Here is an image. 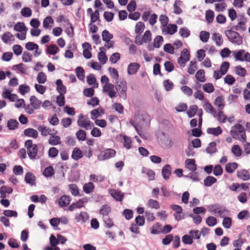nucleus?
<instances>
[{
	"label": "nucleus",
	"instance_id": "1",
	"mask_svg": "<svg viewBox=\"0 0 250 250\" xmlns=\"http://www.w3.org/2000/svg\"><path fill=\"white\" fill-rule=\"evenodd\" d=\"M116 91L118 93L120 98L124 100L127 99V85L125 80H122L120 81H115V82Z\"/></svg>",
	"mask_w": 250,
	"mask_h": 250
},
{
	"label": "nucleus",
	"instance_id": "2",
	"mask_svg": "<svg viewBox=\"0 0 250 250\" xmlns=\"http://www.w3.org/2000/svg\"><path fill=\"white\" fill-rule=\"evenodd\" d=\"M208 211L213 212L214 214H218L220 217L228 215L229 212L225 207L218 204H214L210 205L208 208Z\"/></svg>",
	"mask_w": 250,
	"mask_h": 250
},
{
	"label": "nucleus",
	"instance_id": "3",
	"mask_svg": "<svg viewBox=\"0 0 250 250\" xmlns=\"http://www.w3.org/2000/svg\"><path fill=\"white\" fill-rule=\"evenodd\" d=\"M225 34L229 40L233 44L239 45L243 43L242 37L237 32L233 31L232 29L226 31Z\"/></svg>",
	"mask_w": 250,
	"mask_h": 250
},
{
	"label": "nucleus",
	"instance_id": "4",
	"mask_svg": "<svg viewBox=\"0 0 250 250\" xmlns=\"http://www.w3.org/2000/svg\"><path fill=\"white\" fill-rule=\"evenodd\" d=\"M25 147L27 149V154L30 159L34 160L36 158L38 153V147L37 145H33L31 140H28L25 142Z\"/></svg>",
	"mask_w": 250,
	"mask_h": 250
},
{
	"label": "nucleus",
	"instance_id": "5",
	"mask_svg": "<svg viewBox=\"0 0 250 250\" xmlns=\"http://www.w3.org/2000/svg\"><path fill=\"white\" fill-rule=\"evenodd\" d=\"M250 54L244 49H240L232 51V55L236 61L245 62L247 60Z\"/></svg>",
	"mask_w": 250,
	"mask_h": 250
},
{
	"label": "nucleus",
	"instance_id": "6",
	"mask_svg": "<svg viewBox=\"0 0 250 250\" xmlns=\"http://www.w3.org/2000/svg\"><path fill=\"white\" fill-rule=\"evenodd\" d=\"M78 125L86 130L91 129L94 124L89 120L85 117L82 114H80L78 120Z\"/></svg>",
	"mask_w": 250,
	"mask_h": 250
},
{
	"label": "nucleus",
	"instance_id": "7",
	"mask_svg": "<svg viewBox=\"0 0 250 250\" xmlns=\"http://www.w3.org/2000/svg\"><path fill=\"white\" fill-rule=\"evenodd\" d=\"M190 57L189 51L187 49L184 48L177 60V62L181 67H184L186 63L189 61Z\"/></svg>",
	"mask_w": 250,
	"mask_h": 250
},
{
	"label": "nucleus",
	"instance_id": "8",
	"mask_svg": "<svg viewBox=\"0 0 250 250\" xmlns=\"http://www.w3.org/2000/svg\"><path fill=\"white\" fill-rule=\"evenodd\" d=\"M116 154V151L112 148L106 149L102 151L98 155V160L104 161L114 157Z\"/></svg>",
	"mask_w": 250,
	"mask_h": 250
},
{
	"label": "nucleus",
	"instance_id": "9",
	"mask_svg": "<svg viewBox=\"0 0 250 250\" xmlns=\"http://www.w3.org/2000/svg\"><path fill=\"white\" fill-rule=\"evenodd\" d=\"M115 85L112 83L104 84L103 88V92L106 93L110 98H114L117 96V92L115 90Z\"/></svg>",
	"mask_w": 250,
	"mask_h": 250
},
{
	"label": "nucleus",
	"instance_id": "10",
	"mask_svg": "<svg viewBox=\"0 0 250 250\" xmlns=\"http://www.w3.org/2000/svg\"><path fill=\"white\" fill-rule=\"evenodd\" d=\"M178 27L175 24H167L166 27L162 28V31L164 35H173L177 31Z\"/></svg>",
	"mask_w": 250,
	"mask_h": 250
},
{
	"label": "nucleus",
	"instance_id": "11",
	"mask_svg": "<svg viewBox=\"0 0 250 250\" xmlns=\"http://www.w3.org/2000/svg\"><path fill=\"white\" fill-rule=\"evenodd\" d=\"M238 21V24L234 26L232 28L237 31H245L246 29V19L243 16H242L239 18Z\"/></svg>",
	"mask_w": 250,
	"mask_h": 250
},
{
	"label": "nucleus",
	"instance_id": "12",
	"mask_svg": "<svg viewBox=\"0 0 250 250\" xmlns=\"http://www.w3.org/2000/svg\"><path fill=\"white\" fill-rule=\"evenodd\" d=\"M1 96L3 98L8 99L11 102H15L18 98L17 94L11 93V90L6 89L3 91Z\"/></svg>",
	"mask_w": 250,
	"mask_h": 250
},
{
	"label": "nucleus",
	"instance_id": "13",
	"mask_svg": "<svg viewBox=\"0 0 250 250\" xmlns=\"http://www.w3.org/2000/svg\"><path fill=\"white\" fill-rule=\"evenodd\" d=\"M110 195L116 201L121 202L124 198V193L120 190L111 189L109 191Z\"/></svg>",
	"mask_w": 250,
	"mask_h": 250
},
{
	"label": "nucleus",
	"instance_id": "14",
	"mask_svg": "<svg viewBox=\"0 0 250 250\" xmlns=\"http://www.w3.org/2000/svg\"><path fill=\"white\" fill-rule=\"evenodd\" d=\"M140 67V65L137 62L130 63L127 67V73L129 75L135 74Z\"/></svg>",
	"mask_w": 250,
	"mask_h": 250
},
{
	"label": "nucleus",
	"instance_id": "15",
	"mask_svg": "<svg viewBox=\"0 0 250 250\" xmlns=\"http://www.w3.org/2000/svg\"><path fill=\"white\" fill-rule=\"evenodd\" d=\"M171 167L169 165H166L162 169V175L163 178L167 180L171 174Z\"/></svg>",
	"mask_w": 250,
	"mask_h": 250
},
{
	"label": "nucleus",
	"instance_id": "16",
	"mask_svg": "<svg viewBox=\"0 0 250 250\" xmlns=\"http://www.w3.org/2000/svg\"><path fill=\"white\" fill-rule=\"evenodd\" d=\"M185 167L191 172H194L197 169V165L194 159H188L185 161Z\"/></svg>",
	"mask_w": 250,
	"mask_h": 250
},
{
	"label": "nucleus",
	"instance_id": "17",
	"mask_svg": "<svg viewBox=\"0 0 250 250\" xmlns=\"http://www.w3.org/2000/svg\"><path fill=\"white\" fill-rule=\"evenodd\" d=\"M89 215L86 212L82 211L80 214H76L75 219L77 222L84 223L89 219Z\"/></svg>",
	"mask_w": 250,
	"mask_h": 250
},
{
	"label": "nucleus",
	"instance_id": "18",
	"mask_svg": "<svg viewBox=\"0 0 250 250\" xmlns=\"http://www.w3.org/2000/svg\"><path fill=\"white\" fill-rule=\"evenodd\" d=\"M233 128L234 130L237 131L239 134H241V138L242 139L241 142H246V135L244 127L241 125L237 124L235 125Z\"/></svg>",
	"mask_w": 250,
	"mask_h": 250
},
{
	"label": "nucleus",
	"instance_id": "19",
	"mask_svg": "<svg viewBox=\"0 0 250 250\" xmlns=\"http://www.w3.org/2000/svg\"><path fill=\"white\" fill-rule=\"evenodd\" d=\"M237 177L243 181H248L250 178V176L248 170L243 169L238 170L237 172Z\"/></svg>",
	"mask_w": 250,
	"mask_h": 250
},
{
	"label": "nucleus",
	"instance_id": "20",
	"mask_svg": "<svg viewBox=\"0 0 250 250\" xmlns=\"http://www.w3.org/2000/svg\"><path fill=\"white\" fill-rule=\"evenodd\" d=\"M24 134L27 137L33 138L34 139H36L38 137V131L32 128L25 129L24 130Z\"/></svg>",
	"mask_w": 250,
	"mask_h": 250
},
{
	"label": "nucleus",
	"instance_id": "21",
	"mask_svg": "<svg viewBox=\"0 0 250 250\" xmlns=\"http://www.w3.org/2000/svg\"><path fill=\"white\" fill-rule=\"evenodd\" d=\"M30 102L31 105L36 110L39 109L42 104V101L39 100L35 96H31L30 97Z\"/></svg>",
	"mask_w": 250,
	"mask_h": 250
},
{
	"label": "nucleus",
	"instance_id": "22",
	"mask_svg": "<svg viewBox=\"0 0 250 250\" xmlns=\"http://www.w3.org/2000/svg\"><path fill=\"white\" fill-rule=\"evenodd\" d=\"M71 201V198L69 196H62L59 199V204L62 207H65L68 205Z\"/></svg>",
	"mask_w": 250,
	"mask_h": 250
},
{
	"label": "nucleus",
	"instance_id": "23",
	"mask_svg": "<svg viewBox=\"0 0 250 250\" xmlns=\"http://www.w3.org/2000/svg\"><path fill=\"white\" fill-rule=\"evenodd\" d=\"M56 84L57 85V91L60 93V95H64L66 93V88L63 85L62 81L61 79L57 80Z\"/></svg>",
	"mask_w": 250,
	"mask_h": 250
},
{
	"label": "nucleus",
	"instance_id": "24",
	"mask_svg": "<svg viewBox=\"0 0 250 250\" xmlns=\"http://www.w3.org/2000/svg\"><path fill=\"white\" fill-rule=\"evenodd\" d=\"M48 143L52 146H56L61 143L60 136L55 134H50V138L48 140Z\"/></svg>",
	"mask_w": 250,
	"mask_h": 250
},
{
	"label": "nucleus",
	"instance_id": "25",
	"mask_svg": "<svg viewBox=\"0 0 250 250\" xmlns=\"http://www.w3.org/2000/svg\"><path fill=\"white\" fill-rule=\"evenodd\" d=\"M83 156V154L80 149L78 147H75L72 153V158L76 161H77L82 158Z\"/></svg>",
	"mask_w": 250,
	"mask_h": 250
},
{
	"label": "nucleus",
	"instance_id": "26",
	"mask_svg": "<svg viewBox=\"0 0 250 250\" xmlns=\"http://www.w3.org/2000/svg\"><path fill=\"white\" fill-rule=\"evenodd\" d=\"M207 132L208 134H212L215 136H218L222 133V130L220 126L217 127H209Z\"/></svg>",
	"mask_w": 250,
	"mask_h": 250
},
{
	"label": "nucleus",
	"instance_id": "27",
	"mask_svg": "<svg viewBox=\"0 0 250 250\" xmlns=\"http://www.w3.org/2000/svg\"><path fill=\"white\" fill-rule=\"evenodd\" d=\"M212 39L217 46H220L223 44V40L222 36L220 34L217 33H213L212 36Z\"/></svg>",
	"mask_w": 250,
	"mask_h": 250
},
{
	"label": "nucleus",
	"instance_id": "28",
	"mask_svg": "<svg viewBox=\"0 0 250 250\" xmlns=\"http://www.w3.org/2000/svg\"><path fill=\"white\" fill-rule=\"evenodd\" d=\"M206 151L209 154H213L217 152L216 143L214 142L210 143L206 149Z\"/></svg>",
	"mask_w": 250,
	"mask_h": 250
},
{
	"label": "nucleus",
	"instance_id": "29",
	"mask_svg": "<svg viewBox=\"0 0 250 250\" xmlns=\"http://www.w3.org/2000/svg\"><path fill=\"white\" fill-rule=\"evenodd\" d=\"M19 124L16 119H10L7 123V127L10 130H15L18 128Z\"/></svg>",
	"mask_w": 250,
	"mask_h": 250
},
{
	"label": "nucleus",
	"instance_id": "30",
	"mask_svg": "<svg viewBox=\"0 0 250 250\" xmlns=\"http://www.w3.org/2000/svg\"><path fill=\"white\" fill-rule=\"evenodd\" d=\"M214 104L218 110H222L224 107V99L222 96H218L215 100Z\"/></svg>",
	"mask_w": 250,
	"mask_h": 250
},
{
	"label": "nucleus",
	"instance_id": "31",
	"mask_svg": "<svg viewBox=\"0 0 250 250\" xmlns=\"http://www.w3.org/2000/svg\"><path fill=\"white\" fill-rule=\"evenodd\" d=\"M95 186L92 182H89L85 184L83 186V190L86 194H89L93 191Z\"/></svg>",
	"mask_w": 250,
	"mask_h": 250
},
{
	"label": "nucleus",
	"instance_id": "32",
	"mask_svg": "<svg viewBox=\"0 0 250 250\" xmlns=\"http://www.w3.org/2000/svg\"><path fill=\"white\" fill-rule=\"evenodd\" d=\"M101 113H104L103 110L101 108H97V109H94L90 111V114L91 115V119L92 120H95L101 116Z\"/></svg>",
	"mask_w": 250,
	"mask_h": 250
},
{
	"label": "nucleus",
	"instance_id": "33",
	"mask_svg": "<svg viewBox=\"0 0 250 250\" xmlns=\"http://www.w3.org/2000/svg\"><path fill=\"white\" fill-rule=\"evenodd\" d=\"M217 182V179L211 176H207L204 180V184L206 187H210L212 184Z\"/></svg>",
	"mask_w": 250,
	"mask_h": 250
},
{
	"label": "nucleus",
	"instance_id": "34",
	"mask_svg": "<svg viewBox=\"0 0 250 250\" xmlns=\"http://www.w3.org/2000/svg\"><path fill=\"white\" fill-rule=\"evenodd\" d=\"M14 30L18 32H26L27 30L23 22H18L14 27Z\"/></svg>",
	"mask_w": 250,
	"mask_h": 250
},
{
	"label": "nucleus",
	"instance_id": "35",
	"mask_svg": "<svg viewBox=\"0 0 250 250\" xmlns=\"http://www.w3.org/2000/svg\"><path fill=\"white\" fill-rule=\"evenodd\" d=\"M25 181L26 183L33 186L35 185V177L30 172H27L25 176Z\"/></svg>",
	"mask_w": 250,
	"mask_h": 250
},
{
	"label": "nucleus",
	"instance_id": "36",
	"mask_svg": "<svg viewBox=\"0 0 250 250\" xmlns=\"http://www.w3.org/2000/svg\"><path fill=\"white\" fill-rule=\"evenodd\" d=\"M238 167V164L235 163H228L226 165V170L228 173H232Z\"/></svg>",
	"mask_w": 250,
	"mask_h": 250
},
{
	"label": "nucleus",
	"instance_id": "37",
	"mask_svg": "<svg viewBox=\"0 0 250 250\" xmlns=\"http://www.w3.org/2000/svg\"><path fill=\"white\" fill-rule=\"evenodd\" d=\"M179 34L183 38H187L190 35V30L186 27H183L179 29Z\"/></svg>",
	"mask_w": 250,
	"mask_h": 250
},
{
	"label": "nucleus",
	"instance_id": "38",
	"mask_svg": "<svg viewBox=\"0 0 250 250\" xmlns=\"http://www.w3.org/2000/svg\"><path fill=\"white\" fill-rule=\"evenodd\" d=\"M102 39L106 42H108L113 38V35L107 30H104L102 34Z\"/></svg>",
	"mask_w": 250,
	"mask_h": 250
},
{
	"label": "nucleus",
	"instance_id": "39",
	"mask_svg": "<svg viewBox=\"0 0 250 250\" xmlns=\"http://www.w3.org/2000/svg\"><path fill=\"white\" fill-rule=\"evenodd\" d=\"M145 28V23L142 21H139L136 23L135 28V32L139 35L142 33Z\"/></svg>",
	"mask_w": 250,
	"mask_h": 250
},
{
	"label": "nucleus",
	"instance_id": "40",
	"mask_svg": "<svg viewBox=\"0 0 250 250\" xmlns=\"http://www.w3.org/2000/svg\"><path fill=\"white\" fill-rule=\"evenodd\" d=\"M218 112L215 114V116L217 120L221 123H224L226 122L227 117L226 115L223 113L222 110H218Z\"/></svg>",
	"mask_w": 250,
	"mask_h": 250
},
{
	"label": "nucleus",
	"instance_id": "41",
	"mask_svg": "<svg viewBox=\"0 0 250 250\" xmlns=\"http://www.w3.org/2000/svg\"><path fill=\"white\" fill-rule=\"evenodd\" d=\"M54 23V20L52 17L51 16H47L44 19L43 21V27L45 29H48L49 28H50L52 26H49V24H53Z\"/></svg>",
	"mask_w": 250,
	"mask_h": 250
},
{
	"label": "nucleus",
	"instance_id": "42",
	"mask_svg": "<svg viewBox=\"0 0 250 250\" xmlns=\"http://www.w3.org/2000/svg\"><path fill=\"white\" fill-rule=\"evenodd\" d=\"M89 180L94 182H102L104 180V177L101 174L96 175L91 174L89 177Z\"/></svg>",
	"mask_w": 250,
	"mask_h": 250
},
{
	"label": "nucleus",
	"instance_id": "43",
	"mask_svg": "<svg viewBox=\"0 0 250 250\" xmlns=\"http://www.w3.org/2000/svg\"><path fill=\"white\" fill-rule=\"evenodd\" d=\"M205 74V71L203 69H200L197 72L195 75V78L200 82H205L206 81Z\"/></svg>",
	"mask_w": 250,
	"mask_h": 250
},
{
	"label": "nucleus",
	"instance_id": "44",
	"mask_svg": "<svg viewBox=\"0 0 250 250\" xmlns=\"http://www.w3.org/2000/svg\"><path fill=\"white\" fill-rule=\"evenodd\" d=\"M76 73L78 79L83 81L84 79V70L81 66H78L76 68Z\"/></svg>",
	"mask_w": 250,
	"mask_h": 250
},
{
	"label": "nucleus",
	"instance_id": "45",
	"mask_svg": "<svg viewBox=\"0 0 250 250\" xmlns=\"http://www.w3.org/2000/svg\"><path fill=\"white\" fill-rule=\"evenodd\" d=\"M197 110L198 106L196 105H192L189 107L187 114L189 118H192L196 115Z\"/></svg>",
	"mask_w": 250,
	"mask_h": 250
},
{
	"label": "nucleus",
	"instance_id": "46",
	"mask_svg": "<svg viewBox=\"0 0 250 250\" xmlns=\"http://www.w3.org/2000/svg\"><path fill=\"white\" fill-rule=\"evenodd\" d=\"M162 225L159 223H156L151 228V233L158 234L161 232Z\"/></svg>",
	"mask_w": 250,
	"mask_h": 250
},
{
	"label": "nucleus",
	"instance_id": "47",
	"mask_svg": "<svg viewBox=\"0 0 250 250\" xmlns=\"http://www.w3.org/2000/svg\"><path fill=\"white\" fill-rule=\"evenodd\" d=\"M111 211V208L110 207L107 205H103L100 208L99 210V213L103 215L104 217V216H108V215L109 213Z\"/></svg>",
	"mask_w": 250,
	"mask_h": 250
},
{
	"label": "nucleus",
	"instance_id": "48",
	"mask_svg": "<svg viewBox=\"0 0 250 250\" xmlns=\"http://www.w3.org/2000/svg\"><path fill=\"white\" fill-rule=\"evenodd\" d=\"M159 21L161 24V29H162V28L166 27L167 25L169 19L167 16L162 14L160 16Z\"/></svg>",
	"mask_w": 250,
	"mask_h": 250
},
{
	"label": "nucleus",
	"instance_id": "49",
	"mask_svg": "<svg viewBox=\"0 0 250 250\" xmlns=\"http://www.w3.org/2000/svg\"><path fill=\"white\" fill-rule=\"evenodd\" d=\"M13 38L14 36L9 32H6L1 36V40L5 43H7Z\"/></svg>",
	"mask_w": 250,
	"mask_h": 250
},
{
	"label": "nucleus",
	"instance_id": "50",
	"mask_svg": "<svg viewBox=\"0 0 250 250\" xmlns=\"http://www.w3.org/2000/svg\"><path fill=\"white\" fill-rule=\"evenodd\" d=\"M202 88L204 91L208 93H212L214 90V87L213 84L210 83L204 84Z\"/></svg>",
	"mask_w": 250,
	"mask_h": 250
},
{
	"label": "nucleus",
	"instance_id": "51",
	"mask_svg": "<svg viewBox=\"0 0 250 250\" xmlns=\"http://www.w3.org/2000/svg\"><path fill=\"white\" fill-rule=\"evenodd\" d=\"M209 32L205 31H202L200 32L199 38L200 40L203 42H207L209 38Z\"/></svg>",
	"mask_w": 250,
	"mask_h": 250
},
{
	"label": "nucleus",
	"instance_id": "52",
	"mask_svg": "<svg viewBox=\"0 0 250 250\" xmlns=\"http://www.w3.org/2000/svg\"><path fill=\"white\" fill-rule=\"evenodd\" d=\"M76 136L79 141H83L86 139V133L84 130L80 129L76 132Z\"/></svg>",
	"mask_w": 250,
	"mask_h": 250
},
{
	"label": "nucleus",
	"instance_id": "53",
	"mask_svg": "<svg viewBox=\"0 0 250 250\" xmlns=\"http://www.w3.org/2000/svg\"><path fill=\"white\" fill-rule=\"evenodd\" d=\"M68 188L72 195L74 196L79 195V188L76 184H70L68 185Z\"/></svg>",
	"mask_w": 250,
	"mask_h": 250
},
{
	"label": "nucleus",
	"instance_id": "54",
	"mask_svg": "<svg viewBox=\"0 0 250 250\" xmlns=\"http://www.w3.org/2000/svg\"><path fill=\"white\" fill-rule=\"evenodd\" d=\"M250 217V213L248 210H244L240 211L237 215V217L240 220L248 219Z\"/></svg>",
	"mask_w": 250,
	"mask_h": 250
},
{
	"label": "nucleus",
	"instance_id": "55",
	"mask_svg": "<svg viewBox=\"0 0 250 250\" xmlns=\"http://www.w3.org/2000/svg\"><path fill=\"white\" fill-rule=\"evenodd\" d=\"M204 107L206 111L210 112L213 116H215L216 111L209 103H206L204 104Z\"/></svg>",
	"mask_w": 250,
	"mask_h": 250
},
{
	"label": "nucleus",
	"instance_id": "56",
	"mask_svg": "<svg viewBox=\"0 0 250 250\" xmlns=\"http://www.w3.org/2000/svg\"><path fill=\"white\" fill-rule=\"evenodd\" d=\"M37 80L40 84L44 83L46 81V76L45 73L42 72H39L37 77Z\"/></svg>",
	"mask_w": 250,
	"mask_h": 250
},
{
	"label": "nucleus",
	"instance_id": "57",
	"mask_svg": "<svg viewBox=\"0 0 250 250\" xmlns=\"http://www.w3.org/2000/svg\"><path fill=\"white\" fill-rule=\"evenodd\" d=\"M59 50V48L55 44H51L47 48V52L51 55L57 54Z\"/></svg>",
	"mask_w": 250,
	"mask_h": 250
},
{
	"label": "nucleus",
	"instance_id": "58",
	"mask_svg": "<svg viewBox=\"0 0 250 250\" xmlns=\"http://www.w3.org/2000/svg\"><path fill=\"white\" fill-rule=\"evenodd\" d=\"M54 174V170L51 166L46 167L43 172V175L46 177H50Z\"/></svg>",
	"mask_w": 250,
	"mask_h": 250
},
{
	"label": "nucleus",
	"instance_id": "59",
	"mask_svg": "<svg viewBox=\"0 0 250 250\" xmlns=\"http://www.w3.org/2000/svg\"><path fill=\"white\" fill-rule=\"evenodd\" d=\"M108 71L111 75V78L115 80V81H119V74L118 71L114 68L109 67Z\"/></svg>",
	"mask_w": 250,
	"mask_h": 250
},
{
	"label": "nucleus",
	"instance_id": "60",
	"mask_svg": "<svg viewBox=\"0 0 250 250\" xmlns=\"http://www.w3.org/2000/svg\"><path fill=\"white\" fill-rule=\"evenodd\" d=\"M229 63L228 62H224L220 65V71L224 75L227 73L229 67Z\"/></svg>",
	"mask_w": 250,
	"mask_h": 250
},
{
	"label": "nucleus",
	"instance_id": "61",
	"mask_svg": "<svg viewBox=\"0 0 250 250\" xmlns=\"http://www.w3.org/2000/svg\"><path fill=\"white\" fill-rule=\"evenodd\" d=\"M222 224L223 227L226 229L230 228L232 225L231 218L227 216L225 217L223 219Z\"/></svg>",
	"mask_w": 250,
	"mask_h": 250
},
{
	"label": "nucleus",
	"instance_id": "62",
	"mask_svg": "<svg viewBox=\"0 0 250 250\" xmlns=\"http://www.w3.org/2000/svg\"><path fill=\"white\" fill-rule=\"evenodd\" d=\"M214 14L213 11L208 10L206 12V20L208 23H210L213 21Z\"/></svg>",
	"mask_w": 250,
	"mask_h": 250
},
{
	"label": "nucleus",
	"instance_id": "63",
	"mask_svg": "<svg viewBox=\"0 0 250 250\" xmlns=\"http://www.w3.org/2000/svg\"><path fill=\"white\" fill-rule=\"evenodd\" d=\"M30 87L25 84H21L19 87V92L22 95H24L30 91Z\"/></svg>",
	"mask_w": 250,
	"mask_h": 250
},
{
	"label": "nucleus",
	"instance_id": "64",
	"mask_svg": "<svg viewBox=\"0 0 250 250\" xmlns=\"http://www.w3.org/2000/svg\"><path fill=\"white\" fill-rule=\"evenodd\" d=\"M232 153L237 157L240 156L242 155V150L238 145H234L231 148Z\"/></svg>",
	"mask_w": 250,
	"mask_h": 250
}]
</instances>
